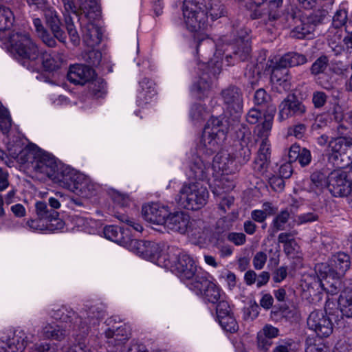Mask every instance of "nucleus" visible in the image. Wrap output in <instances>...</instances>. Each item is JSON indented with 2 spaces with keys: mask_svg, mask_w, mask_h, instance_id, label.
Returning <instances> with one entry per match:
<instances>
[{
  "mask_svg": "<svg viewBox=\"0 0 352 352\" xmlns=\"http://www.w3.org/2000/svg\"><path fill=\"white\" fill-rule=\"evenodd\" d=\"M276 111V106L269 107V112L264 114V120L261 124H257L254 130L256 142L270 141L274 117Z\"/></svg>",
  "mask_w": 352,
  "mask_h": 352,
  "instance_id": "obj_28",
  "label": "nucleus"
},
{
  "mask_svg": "<svg viewBox=\"0 0 352 352\" xmlns=\"http://www.w3.org/2000/svg\"><path fill=\"white\" fill-rule=\"evenodd\" d=\"M95 71L89 66L74 65L69 67L67 73L68 80L74 85H83L94 78Z\"/></svg>",
  "mask_w": 352,
  "mask_h": 352,
  "instance_id": "obj_26",
  "label": "nucleus"
},
{
  "mask_svg": "<svg viewBox=\"0 0 352 352\" xmlns=\"http://www.w3.org/2000/svg\"><path fill=\"white\" fill-rule=\"evenodd\" d=\"M82 58L89 67H98L102 60V53L96 50H90L82 54Z\"/></svg>",
  "mask_w": 352,
  "mask_h": 352,
  "instance_id": "obj_54",
  "label": "nucleus"
},
{
  "mask_svg": "<svg viewBox=\"0 0 352 352\" xmlns=\"http://www.w3.org/2000/svg\"><path fill=\"white\" fill-rule=\"evenodd\" d=\"M272 338H268L258 332L257 335V344L258 349L263 352H266L272 344Z\"/></svg>",
  "mask_w": 352,
  "mask_h": 352,
  "instance_id": "obj_63",
  "label": "nucleus"
},
{
  "mask_svg": "<svg viewBox=\"0 0 352 352\" xmlns=\"http://www.w3.org/2000/svg\"><path fill=\"white\" fill-rule=\"evenodd\" d=\"M311 184L318 189L328 188V175L323 170H316L310 175Z\"/></svg>",
  "mask_w": 352,
  "mask_h": 352,
  "instance_id": "obj_52",
  "label": "nucleus"
},
{
  "mask_svg": "<svg viewBox=\"0 0 352 352\" xmlns=\"http://www.w3.org/2000/svg\"><path fill=\"white\" fill-rule=\"evenodd\" d=\"M343 38L342 31L339 30V29H337V31L329 38L330 45L336 54H340L344 50L342 45V43H344Z\"/></svg>",
  "mask_w": 352,
  "mask_h": 352,
  "instance_id": "obj_57",
  "label": "nucleus"
},
{
  "mask_svg": "<svg viewBox=\"0 0 352 352\" xmlns=\"http://www.w3.org/2000/svg\"><path fill=\"white\" fill-rule=\"evenodd\" d=\"M226 138H219L217 134L204 129L199 143L197 145V153L211 156L217 152Z\"/></svg>",
  "mask_w": 352,
  "mask_h": 352,
  "instance_id": "obj_23",
  "label": "nucleus"
},
{
  "mask_svg": "<svg viewBox=\"0 0 352 352\" xmlns=\"http://www.w3.org/2000/svg\"><path fill=\"white\" fill-rule=\"evenodd\" d=\"M104 335L107 338H114L116 344H122L129 340L131 335L130 327L124 324L116 327V329L108 328L104 331Z\"/></svg>",
  "mask_w": 352,
  "mask_h": 352,
  "instance_id": "obj_38",
  "label": "nucleus"
},
{
  "mask_svg": "<svg viewBox=\"0 0 352 352\" xmlns=\"http://www.w3.org/2000/svg\"><path fill=\"white\" fill-rule=\"evenodd\" d=\"M188 287L207 304L214 305L226 295L221 287L209 278L207 272L198 274L196 280L188 283Z\"/></svg>",
  "mask_w": 352,
  "mask_h": 352,
  "instance_id": "obj_6",
  "label": "nucleus"
},
{
  "mask_svg": "<svg viewBox=\"0 0 352 352\" xmlns=\"http://www.w3.org/2000/svg\"><path fill=\"white\" fill-rule=\"evenodd\" d=\"M50 314L54 319L65 323V328L68 331H73V336L85 337L92 327L99 324L100 318L103 317L104 313L101 308L94 305L79 316L71 308L62 306L52 310Z\"/></svg>",
  "mask_w": 352,
  "mask_h": 352,
  "instance_id": "obj_3",
  "label": "nucleus"
},
{
  "mask_svg": "<svg viewBox=\"0 0 352 352\" xmlns=\"http://www.w3.org/2000/svg\"><path fill=\"white\" fill-rule=\"evenodd\" d=\"M88 92L96 98H104L107 94V83L102 78H91L87 82Z\"/></svg>",
  "mask_w": 352,
  "mask_h": 352,
  "instance_id": "obj_40",
  "label": "nucleus"
},
{
  "mask_svg": "<svg viewBox=\"0 0 352 352\" xmlns=\"http://www.w3.org/2000/svg\"><path fill=\"white\" fill-rule=\"evenodd\" d=\"M212 79L208 73H203L192 85V91L199 99L207 97L210 91Z\"/></svg>",
  "mask_w": 352,
  "mask_h": 352,
  "instance_id": "obj_37",
  "label": "nucleus"
},
{
  "mask_svg": "<svg viewBox=\"0 0 352 352\" xmlns=\"http://www.w3.org/2000/svg\"><path fill=\"white\" fill-rule=\"evenodd\" d=\"M232 51L231 54L225 56L227 65H234L236 62L245 61L248 59L252 51L250 37L247 32L241 31L240 35L234 42L228 45L224 51Z\"/></svg>",
  "mask_w": 352,
  "mask_h": 352,
  "instance_id": "obj_12",
  "label": "nucleus"
},
{
  "mask_svg": "<svg viewBox=\"0 0 352 352\" xmlns=\"http://www.w3.org/2000/svg\"><path fill=\"white\" fill-rule=\"evenodd\" d=\"M270 79L273 84L281 86L285 90L290 89L289 71L285 67L280 65L278 61L272 67Z\"/></svg>",
  "mask_w": 352,
  "mask_h": 352,
  "instance_id": "obj_32",
  "label": "nucleus"
},
{
  "mask_svg": "<svg viewBox=\"0 0 352 352\" xmlns=\"http://www.w3.org/2000/svg\"><path fill=\"white\" fill-rule=\"evenodd\" d=\"M11 52L24 66L32 71L52 72L60 67L59 61L47 52H40L38 46L26 33L13 32L8 39Z\"/></svg>",
  "mask_w": 352,
  "mask_h": 352,
  "instance_id": "obj_1",
  "label": "nucleus"
},
{
  "mask_svg": "<svg viewBox=\"0 0 352 352\" xmlns=\"http://www.w3.org/2000/svg\"><path fill=\"white\" fill-rule=\"evenodd\" d=\"M221 116H212L207 122L204 129L217 134L219 138H226L228 128L226 121Z\"/></svg>",
  "mask_w": 352,
  "mask_h": 352,
  "instance_id": "obj_35",
  "label": "nucleus"
},
{
  "mask_svg": "<svg viewBox=\"0 0 352 352\" xmlns=\"http://www.w3.org/2000/svg\"><path fill=\"white\" fill-rule=\"evenodd\" d=\"M339 305L340 307V311L336 309V312L339 314L341 312L340 317L345 316L349 318H352V287L345 289L339 297Z\"/></svg>",
  "mask_w": 352,
  "mask_h": 352,
  "instance_id": "obj_39",
  "label": "nucleus"
},
{
  "mask_svg": "<svg viewBox=\"0 0 352 352\" xmlns=\"http://www.w3.org/2000/svg\"><path fill=\"white\" fill-rule=\"evenodd\" d=\"M103 234L106 239L115 243L119 244L126 243L122 236L121 229L117 226L113 225L106 226L103 229Z\"/></svg>",
  "mask_w": 352,
  "mask_h": 352,
  "instance_id": "obj_45",
  "label": "nucleus"
},
{
  "mask_svg": "<svg viewBox=\"0 0 352 352\" xmlns=\"http://www.w3.org/2000/svg\"><path fill=\"white\" fill-rule=\"evenodd\" d=\"M284 28L291 29L290 37L304 39L313 34L315 30L300 10L292 8L284 14L282 19Z\"/></svg>",
  "mask_w": 352,
  "mask_h": 352,
  "instance_id": "obj_9",
  "label": "nucleus"
},
{
  "mask_svg": "<svg viewBox=\"0 0 352 352\" xmlns=\"http://www.w3.org/2000/svg\"><path fill=\"white\" fill-rule=\"evenodd\" d=\"M178 202L187 210H197L204 207L209 197L206 186L199 182L184 183L179 191Z\"/></svg>",
  "mask_w": 352,
  "mask_h": 352,
  "instance_id": "obj_4",
  "label": "nucleus"
},
{
  "mask_svg": "<svg viewBox=\"0 0 352 352\" xmlns=\"http://www.w3.org/2000/svg\"><path fill=\"white\" fill-rule=\"evenodd\" d=\"M172 271L188 287V284L197 279L198 274L206 273L201 269L198 270L193 258L186 253L178 254L176 261L172 266Z\"/></svg>",
  "mask_w": 352,
  "mask_h": 352,
  "instance_id": "obj_13",
  "label": "nucleus"
},
{
  "mask_svg": "<svg viewBox=\"0 0 352 352\" xmlns=\"http://www.w3.org/2000/svg\"><path fill=\"white\" fill-rule=\"evenodd\" d=\"M307 112V107L295 95L287 96L278 106V119L280 122L292 117H302Z\"/></svg>",
  "mask_w": 352,
  "mask_h": 352,
  "instance_id": "obj_17",
  "label": "nucleus"
},
{
  "mask_svg": "<svg viewBox=\"0 0 352 352\" xmlns=\"http://www.w3.org/2000/svg\"><path fill=\"white\" fill-rule=\"evenodd\" d=\"M270 163V160L266 157L256 156L254 161L253 169L258 174L263 175L267 172Z\"/></svg>",
  "mask_w": 352,
  "mask_h": 352,
  "instance_id": "obj_58",
  "label": "nucleus"
},
{
  "mask_svg": "<svg viewBox=\"0 0 352 352\" xmlns=\"http://www.w3.org/2000/svg\"><path fill=\"white\" fill-rule=\"evenodd\" d=\"M327 159L337 168L352 162V138L347 136L332 138L328 144Z\"/></svg>",
  "mask_w": 352,
  "mask_h": 352,
  "instance_id": "obj_5",
  "label": "nucleus"
},
{
  "mask_svg": "<svg viewBox=\"0 0 352 352\" xmlns=\"http://www.w3.org/2000/svg\"><path fill=\"white\" fill-rule=\"evenodd\" d=\"M245 138V133L243 132L241 138V142L240 143V147L236 149L235 153H233L239 168L245 164L250 160L252 155L251 149L248 146Z\"/></svg>",
  "mask_w": 352,
  "mask_h": 352,
  "instance_id": "obj_42",
  "label": "nucleus"
},
{
  "mask_svg": "<svg viewBox=\"0 0 352 352\" xmlns=\"http://www.w3.org/2000/svg\"><path fill=\"white\" fill-rule=\"evenodd\" d=\"M289 162H298L301 166L309 165L311 161V154L309 149L302 148L297 144L291 146L288 153Z\"/></svg>",
  "mask_w": 352,
  "mask_h": 352,
  "instance_id": "obj_33",
  "label": "nucleus"
},
{
  "mask_svg": "<svg viewBox=\"0 0 352 352\" xmlns=\"http://www.w3.org/2000/svg\"><path fill=\"white\" fill-rule=\"evenodd\" d=\"M84 14L90 21L98 19L100 15V7L96 0H81L79 6V16Z\"/></svg>",
  "mask_w": 352,
  "mask_h": 352,
  "instance_id": "obj_34",
  "label": "nucleus"
},
{
  "mask_svg": "<svg viewBox=\"0 0 352 352\" xmlns=\"http://www.w3.org/2000/svg\"><path fill=\"white\" fill-rule=\"evenodd\" d=\"M204 221L201 219H191L189 216V223H188V232L186 234L193 236L195 239L201 237L204 232Z\"/></svg>",
  "mask_w": 352,
  "mask_h": 352,
  "instance_id": "obj_50",
  "label": "nucleus"
},
{
  "mask_svg": "<svg viewBox=\"0 0 352 352\" xmlns=\"http://www.w3.org/2000/svg\"><path fill=\"white\" fill-rule=\"evenodd\" d=\"M210 161L193 154L188 162V176L190 179L204 181L208 179L210 170Z\"/></svg>",
  "mask_w": 352,
  "mask_h": 352,
  "instance_id": "obj_19",
  "label": "nucleus"
},
{
  "mask_svg": "<svg viewBox=\"0 0 352 352\" xmlns=\"http://www.w3.org/2000/svg\"><path fill=\"white\" fill-rule=\"evenodd\" d=\"M331 305L335 306L333 302L329 300L326 301L324 311L314 310L309 314L307 324L308 328L314 331L320 338L329 337L333 332V323L331 319L327 316H334L335 313L331 311Z\"/></svg>",
  "mask_w": 352,
  "mask_h": 352,
  "instance_id": "obj_8",
  "label": "nucleus"
},
{
  "mask_svg": "<svg viewBox=\"0 0 352 352\" xmlns=\"http://www.w3.org/2000/svg\"><path fill=\"white\" fill-rule=\"evenodd\" d=\"M332 26L335 29L344 28V44L347 48H352V18L349 16L346 8L340 6L336 10L332 18Z\"/></svg>",
  "mask_w": 352,
  "mask_h": 352,
  "instance_id": "obj_18",
  "label": "nucleus"
},
{
  "mask_svg": "<svg viewBox=\"0 0 352 352\" xmlns=\"http://www.w3.org/2000/svg\"><path fill=\"white\" fill-rule=\"evenodd\" d=\"M297 350L296 342L291 338L280 340L274 348L273 352H296Z\"/></svg>",
  "mask_w": 352,
  "mask_h": 352,
  "instance_id": "obj_56",
  "label": "nucleus"
},
{
  "mask_svg": "<svg viewBox=\"0 0 352 352\" xmlns=\"http://www.w3.org/2000/svg\"><path fill=\"white\" fill-rule=\"evenodd\" d=\"M328 11L325 9L320 8L314 10L309 15H305L309 23L313 26L315 30L316 27L322 24L325 19L327 17Z\"/></svg>",
  "mask_w": 352,
  "mask_h": 352,
  "instance_id": "obj_48",
  "label": "nucleus"
},
{
  "mask_svg": "<svg viewBox=\"0 0 352 352\" xmlns=\"http://www.w3.org/2000/svg\"><path fill=\"white\" fill-rule=\"evenodd\" d=\"M142 214L146 221L163 225L169 214V208L160 203H151L142 206Z\"/></svg>",
  "mask_w": 352,
  "mask_h": 352,
  "instance_id": "obj_22",
  "label": "nucleus"
},
{
  "mask_svg": "<svg viewBox=\"0 0 352 352\" xmlns=\"http://www.w3.org/2000/svg\"><path fill=\"white\" fill-rule=\"evenodd\" d=\"M216 314L217 320L222 329L230 333H234L239 329V325L234 316L226 296L216 302Z\"/></svg>",
  "mask_w": 352,
  "mask_h": 352,
  "instance_id": "obj_16",
  "label": "nucleus"
},
{
  "mask_svg": "<svg viewBox=\"0 0 352 352\" xmlns=\"http://www.w3.org/2000/svg\"><path fill=\"white\" fill-rule=\"evenodd\" d=\"M58 217H52L47 221H45L46 230L54 232L63 228L65 222Z\"/></svg>",
  "mask_w": 352,
  "mask_h": 352,
  "instance_id": "obj_62",
  "label": "nucleus"
},
{
  "mask_svg": "<svg viewBox=\"0 0 352 352\" xmlns=\"http://www.w3.org/2000/svg\"><path fill=\"white\" fill-rule=\"evenodd\" d=\"M139 86L136 102L139 107H144L157 95L155 83L148 78H144L139 82Z\"/></svg>",
  "mask_w": 352,
  "mask_h": 352,
  "instance_id": "obj_27",
  "label": "nucleus"
},
{
  "mask_svg": "<svg viewBox=\"0 0 352 352\" xmlns=\"http://www.w3.org/2000/svg\"><path fill=\"white\" fill-rule=\"evenodd\" d=\"M35 210L38 218L47 221L52 217L59 216V213L53 209L49 208L47 203L37 201L35 204Z\"/></svg>",
  "mask_w": 352,
  "mask_h": 352,
  "instance_id": "obj_46",
  "label": "nucleus"
},
{
  "mask_svg": "<svg viewBox=\"0 0 352 352\" xmlns=\"http://www.w3.org/2000/svg\"><path fill=\"white\" fill-rule=\"evenodd\" d=\"M32 338L21 329L10 331L0 338V352H22Z\"/></svg>",
  "mask_w": 352,
  "mask_h": 352,
  "instance_id": "obj_15",
  "label": "nucleus"
},
{
  "mask_svg": "<svg viewBox=\"0 0 352 352\" xmlns=\"http://www.w3.org/2000/svg\"><path fill=\"white\" fill-rule=\"evenodd\" d=\"M224 182V179H216L212 184L210 185L212 192L214 195L221 196L232 189L230 186H225Z\"/></svg>",
  "mask_w": 352,
  "mask_h": 352,
  "instance_id": "obj_60",
  "label": "nucleus"
},
{
  "mask_svg": "<svg viewBox=\"0 0 352 352\" xmlns=\"http://www.w3.org/2000/svg\"><path fill=\"white\" fill-rule=\"evenodd\" d=\"M41 149L34 144L25 146L19 153V156L22 163L31 164L34 168V163L37 157V154Z\"/></svg>",
  "mask_w": 352,
  "mask_h": 352,
  "instance_id": "obj_43",
  "label": "nucleus"
},
{
  "mask_svg": "<svg viewBox=\"0 0 352 352\" xmlns=\"http://www.w3.org/2000/svg\"><path fill=\"white\" fill-rule=\"evenodd\" d=\"M328 190L334 197H347L352 190L350 174L341 168L331 171L328 174Z\"/></svg>",
  "mask_w": 352,
  "mask_h": 352,
  "instance_id": "obj_14",
  "label": "nucleus"
},
{
  "mask_svg": "<svg viewBox=\"0 0 352 352\" xmlns=\"http://www.w3.org/2000/svg\"><path fill=\"white\" fill-rule=\"evenodd\" d=\"M47 25L60 43H66V34L60 28L61 21L55 8L50 4L42 10Z\"/></svg>",
  "mask_w": 352,
  "mask_h": 352,
  "instance_id": "obj_24",
  "label": "nucleus"
},
{
  "mask_svg": "<svg viewBox=\"0 0 352 352\" xmlns=\"http://www.w3.org/2000/svg\"><path fill=\"white\" fill-rule=\"evenodd\" d=\"M82 39L84 43L90 47L98 45L102 41V32L100 27L89 21L82 28Z\"/></svg>",
  "mask_w": 352,
  "mask_h": 352,
  "instance_id": "obj_31",
  "label": "nucleus"
},
{
  "mask_svg": "<svg viewBox=\"0 0 352 352\" xmlns=\"http://www.w3.org/2000/svg\"><path fill=\"white\" fill-rule=\"evenodd\" d=\"M67 330L60 328L58 325L53 327L47 325L43 329V335L48 339L62 340L66 336Z\"/></svg>",
  "mask_w": 352,
  "mask_h": 352,
  "instance_id": "obj_47",
  "label": "nucleus"
},
{
  "mask_svg": "<svg viewBox=\"0 0 352 352\" xmlns=\"http://www.w3.org/2000/svg\"><path fill=\"white\" fill-rule=\"evenodd\" d=\"M328 96L322 91H316L312 94L311 102L316 109H322L325 106Z\"/></svg>",
  "mask_w": 352,
  "mask_h": 352,
  "instance_id": "obj_59",
  "label": "nucleus"
},
{
  "mask_svg": "<svg viewBox=\"0 0 352 352\" xmlns=\"http://www.w3.org/2000/svg\"><path fill=\"white\" fill-rule=\"evenodd\" d=\"M305 352H331L330 347L323 342H311L307 341Z\"/></svg>",
  "mask_w": 352,
  "mask_h": 352,
  "instance_id": "obj_61",
  "label": "nucleus"
},
{
  "mask_svg": "<svg viewBox=\"0 0 352 352\" xmlns=\"http://www.w3.org/2000/svg\"><path fill=\"white\" fill-rule=\"evenodd\" d=\"M183 23L191 32L206 31L210 26L208 14L212 21L226 14L224 5L219 0H210L208 5L205 0H184L182 7Z\"/></svg>",
  "mask_w": 352,
  "mask_h": 352,
  "instance_id": "obj_2",
  "label": "nucleus"
},
{
  "mask_svg": "<svg viewBox=\"0 0 352 352\" xmlns=\"http://www.w3.org/2000/svg\"><path fill=\"white\" fill-rule=\"evenodd\" d=\"M14 16L12 11L8 7L0 5V31H5L12 27Z\"/></svg>",
  "mask_w": 352,
  "mask_h": 352,
  "instance_id": "obj_44",
  "label": "nucleus"
},
{
  "mask_svg": "<svg viewBox=\"0 0 352 352\" xmlns=\"http://www.w3.org/2000/svg\"><path fill=\"white\" fill-rule=\"evenodd\" d=\"M227 239L237 246L242 245L246 242V236L242 232H229Z\"/></svg>",
  "mask_w": 352,
  "mask_h": 352,
  "instance_id": "obj_64",
  "label": "nucleus"
},
{
  "mask_svg": "<svg viewBox=\"0 0 352 352\" xmlns=\"http://www.w3.org/2000/svg\"><path fill=\"white\" fill-rule=\"evenodd\" d=\"M62 2L65 9L63 14L67 33L71 42L74 46H77L80 44V36L70 14H74L76 16H79V8L76 7L74 0H62Z\"/></svg>",
  "mask_w": 352,
  "mask_h": 352,
  "instance_id": "obj_21",
  "label": "nucleus"
},
{
  "mask_svg": "<svg viewBox=\"0 0 352 352\" xmlns=\"http://www.w3.org/2000/svg\"><path fill=\"white\" fill-rule=\"evenodd\" d=\"M189 214L184 211L170 212L163 223L164 226L173 232L185 234L188 232L187 225L189 223Z\"/></svg>",
  "mask_w": 352,
  "mask_h": 352,
  "instance_id": "obj_25",
  "label": "nucleus"
},
{
  "mask_svg": "<svg viewBox=\"0 0 352 352\" xmlns=\"http://www.w3.org/2000/svg\"><path fill=\"white\" fill-rule=\"evenodd\" d=\"M113 216L118 219L120 222L124 223L129 226H130L133 230L142 232L143 230L142 226L136 220H135L133 218H130L128 215L126 214L120 212V211H116L114 212Z\"/></svg>",
  "mask_w": 352,
  "mask_h": 352,
  "instance_id": "obj_53",
  "label": "nucleus"
},
{
  "mask_svg": "<svg viewBox=\"0 0 352 352\" xmlns=\"http://www.w3.org/2000/svg\"><path fill=\"white\" fill-rule=\"evenodd\" d=\"M331 262L336 274L339 275H343L351 266L350 256L344 252L333 255Z\"/></svg>",
  "mask_w": 352,
  "mask_h": 352,
  "instance_id": "obj_41",
  "label": "nucleus"
},
{
  "mask_svg": "<svg viewBox=\"0 0 352 352\" xmlns=\"http://www.w3.org/2000/svg\"><path fill=\"white\" fill-rule=\"evenodd\" d=\"M213 167L217 168L223 172L233 173L239 169L234 154L227 151L218 153L213 158Z\"/></svg>",
  "mask_w": 352,
  "mask_h": 352,
  "instance_id": "obj_29",
  "label": "nucleus"
},
{
  "mask_svg": "<svg viewBox=\"0 0 352 352\" xmlns=\"http://www.w3.org/2000/svg\"><path fill=\"white\" fill-rule=\"evenodd\" d=\"M290 214L287 210H281L273 219L271 226L274 232L283 230L289 219Z\"/></svg>",
  "mask_w": 352,
  "mask_h": 352,
  "instance_id": "obj_49",
  "label": "nucleus"
},
{
  "mask_svg": "<svg viewBox=\"0 0 352 352\" xmlns=\"http://www.w3.org/2000/svg\"><path fill=\"white\" fill-rule=\"evenodd\" d=\"M226 111L233 121H239L243 111V93L235 85H230L222 89L220 93Z\"/></svg>",
  "mask_w": 352,
  "mask_h": 352,
  "instance_id": "obj_11",
  "label": "nucleus"
},
{
  "mask_svg": "<svg viewBox=\"0 0 352 352\" xmlns=\"http://www.w3.org/2000/svg\"><path fill=\"white\" fill-rule=\"evenodd\" d=\"M52 180L76 194H84L88 188V180L85 175L65 164L59 163Z\"/></svg>",
  "mask_w": 352,
  "mask_h": 352,
  "instance_id": "obj_7",
  "label": "nucleus"
},
{
  "mask_svg": "<svg viewBox=\"0 0 352 352\" xmlns=\"http://www.w3.org/2000/svg\"><path fill=\"white\" fill-rule=\"evenodd\" d=\"M59 163L53 155L41 150L37 154L33 168L36 172L44 174L52 179Z\"/></svg>",
  "mask_w": 352,
  "mask_h": 352,
  "instance_id": "obj_20",
  "label": "nucleus"
},
{
  "mask_svg": "<svg viewBox=\"0 0 352 352\" xmlns=\"http://www.w3.org/2000/svg\"><path fill=\"white\" fill-rule=\"evenodd\" d=\"M129 245L131 250L136 254L152 262H160L161 260H166L164 251L166 245L164 243L131 239Z\"/></svg>",
  "mask_w": 352,
  "mask_h": 352,
  "instance_id": "obj_10",
  "label": "nucleus"
},
{
  "mask_svg": "<svg viewBox=\"0 0 352 352\" xmlns=\"http://www.w3.org/2000/svg\"><path fill=\"white\" fill-rule=\"evenodd\" d=\"M263 12L260 10H255L253 13L254 19L263 18L265 16L270 21H274L280 17L282 13L283 0H270L263 3Z\"/></svg>",
  "mask_w": 352,
  "mask_h": 352,
  "instance_id": "obj_30",
  "label": "nucleus"
},
{
  "mask_svg": "<svg viewBox=\"0 0 352 352\" xmlns=\"http://www.w3.org/2000/svg\"><path fill=\"white\" fill-rule=\"evenodd\" d=\"M270 96L267 94L265 89H259L256 91L254 96V104L257 106L262 107H266L267 110L265 113L269 112V107L274 106L272 104H270Z\"/></svg>",
  "mask_w": 352,
  "mask_h": 352,
  "instance_id": "obj_55",
  "label": "nucleus"
},
{
  "mask_svg": "<svg viewBox=\"0 0 352 352\" xmlns=\"http://www.w3.org/2000/svg\"><path fill=\"white\" fill-rule=\"evenodd\" d=\"M328 65V57L325 55L320 56L311 65L310 67V73L314 76L323 74L327 69Z\"/></svg>",
  "mask_w": 352,
  "mask_h": 352,
  "instance_id": "obj_51",
  "label": "nucleus"
},
{
  "mask_svg": "<svg viewBox=\"0 0 352 352\" xmlns=\"http://www.w3.org/2000/svg\"><path fill=\"white\" fill-rule=\"evenodd\" d=\"M280 65L288 67H298L307 63V58L305 55L296 52H289L283 54L278 60Z\"/></svg>",
  "mask_w": 352,
  "mask_h": 352,
  "instance_id": "obj_36",
  "label": "nucleus"
}]
</instances>
